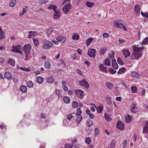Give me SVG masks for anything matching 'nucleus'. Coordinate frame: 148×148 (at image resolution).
Wrapping results in <instances>:
<instances>
[{"label": "nucleus", "instance_id": "1", "mask_svg": "<svg viewBox=\"0 0 148 148\" xmlns=\"http://www.w3.org/2000/svg\"><path fill=\"white\" fill-rule=\"evenodd\" d=\"M144 47H138L136 45L132 46V48L133 50V56L132 58L133 59H138L142 55V51L144 49Z\"/></svg>", "mask_w": 148, "mask_h": 148}, {"label": "nucleus", "instance_id": "2", "mask_svg": "<svg viewBox=\"0 0 148 148\" xmlns=\"http://www.w3.org/2000/svg\"><path fill=\"white\" fill-rule=\"evenodd\" d=\"M31 48L30 45L27 44L25 45L23 48V50L25 53V60H28L29 59V55L30 54V51Z\"/></svg>", "mask_w": 148, "mask_h": 148}, {"label": "nucleus", "instance_id": "3", "mask_svg": "<svg viewBox=\"0 0 148 148\" xmlns=\"http://www.w3.org/2000/svg\"><path fill=\"white\" fill-rule=\"evenodd\" d=\"M43 48L45 49H48L53 46V44L51 42L44 40L42 41Z\"/></svg>", "mask_w": 148, "mask_h": 148}, {"label": "nucleus", "instance_id": "4", "mask_svg": "<svg viewBox=\"0 0 148 148\" xmlns=\"http://www.w3.org/2000/svg\"><path fill=\"white\" fill-rule=\"evenodd\" d=\"M113 25L115 27L123 29L125 31L127 30L125 27L122 23H120L119 21H114Z\"/></svg>", "mask_w": 148, "mask_h": 148}, {"label": "nucleus", "instance_id": "5", "mask_svg": "<svg viewBox=\"0 0 148 148\" xmlns=\"http://www.w3.org/2000/svg\"><path fill=\"white\" fill-rule=\"evenodd\" d=\"M12 48L13 49L11 50L12 51L23 54L22 52L21 51V45H18L15 46L13 45Z\"/></svg>", "mask_w": 148, "mask_h": 148}, {"label": "nucleus", "instance_id": "6", "mask_svg": "<svg viewBox=\"0 0 148 148\" xmlns=\"http://www.w3.org/2000/svg\"><path fill=\"white\" fill-rule=\"evenodd\" d=\"M71 5L70 3H68L65 5L63 7L62 10L66 14L69 12L71 9Z\"/></svg>", "mask_w": 148, "mask_h": 148}, {"label": "nucleus", "instance_id": "7", "mask_svg": "<svg viewBox=\"0 0 148 148\" xmlns=\"http://www.w3.org/2000/svg\"><path fill=\"white\" fill-rule=\"evenodd\" d=\"M96 50L94 49H90L88 51L87 55L90 57L95 58L96 56Z\"/></svg>", "mask_w": 148, "mask_h": 148}, {"label": "nucleus", "instance_id": "8", "mask_svg": "<svg viewBox=\"0 0 148 148\" xmlns=\"http://www.w3.org/2000/svg\"><path fill=\"white\" fill-rule=\"evenodd\" d=\"M75 94L80 99H82L84 96V92L80 90H75Z\"/></svg>", "mask_w": 148, "mask_h": 148}, {"label": "nucleus", "instance_id": "9", "mask_svg": "<svg viewBox=\"0 0 148 148\" xmlns=\"http://www.w3.org/2000/svg\"><path fill=\"white\" fill-rule=\"evenodd\" d=\"M79 84L80 85L83 86L87 88H88L89 87V86L88 82H86L85 79H84L79 82Z\"/></svg>", "mask_w": 148, "mask_h": 148}, {"label": "nucleus", "instance_id": "10", "mask_svg": "<svg viewBox=\"0 0 148 148\" xmlns=\"http://www.w3.org/2000/svg\"><path fill=\"white\" fill-rule=\"evenodd\" d=\"M12 75L9 71H7L4 74V77L8 80H10L12 79Z\"/></svg>", "mask_w": 148, "mask_h": 148}, {"label": "nucleus", "instance_id": "11", "mask_svg": "<svg viewBox=\"0 0 148 148\" xmlns=\"http://www.w3.org/2000/svg\"><path fill=\"white\" fill-rule=\"evenodd\" d=\"M116 127L119 130H123L124 128V124L120 121H118L117 123Z\"/></svg>", "mask_w": 148, "mask_h": 148}, {"label": "nucleus", "instance_id": "12", "mask_svg": "<svg viewBox=\"0 0 148 148\" xmlns=\"http://www.w3.org/2000/svg\"><path fill=\"white\" fill-rule=\"evenodd\" d=\"M112 66L114 69H117L118 68V65L116 62L115 59L112 60Z\"/></svg>", "mask_w": 148, "mask_h": 148}, {"label": "nucleus", "instance_id": "13", "mask_svg": "<svg viewBox=\"0 0 148 148\" xmlns=\"http://www.w3.org/2000/svg\"><path fill=\"white\" fill-rule=\"evenodd\" d=\"M105 84L106 86L109 89L111 90L114 88L113 84L110 82H106Z\"/></svg>", "mask_w": 148, "mask_h": 148}, {"label": "nucleus", "instance_id": "14", "mask_svg": "<svg viewBox=\"0 0 148 148\" xmlns=\"http://www.w3.org/2000/svg\"><path fill=\"white\" fill-rule=\"evenodd\" d=\"M143 132L145 133H148V121L146 122V125L143 129Z\"/></svg>", "mask_w": 148, "mask_h": 148}, {"label": "nucleus", "instance_id": "15", "mask_svg": "<svg viewBox=\"0 0 148 148\" xmlns=\"http://www.w3.org/2000/svg\"><path fill=\"white\" fill-rule=\"evenodd\" d=\"M63 101L65 103H69L70 102L71 99L69 97L65 96L63 97Z\"/></svg>", "mask_w": 148, "mask_h": 148}, {"label": "nucleus", "instance_id": "16", "mask_svg": "<svg viewBox=\"0 0 148 148\" xmlns=\"http://www.w3.org/2000/svg\"><path fill=\"white\" fill-rule=\"evenodd\" d=\"M123 55L125 56V57L126 58L128 56H130V52L129 50L127 49H124L123 51Z\"/></svg>", "mask_w": 148, "mask_h": 148}, {"label": "nucleus", "instance_id": "17", "mask_svg": "<svg viewBox=\"0 0 148 148\" xmlns=\"http://www.w3.org/2000/svg\"><path fill=\"white\" fill-rule=\"evenodd\" d=\"M61 15L60 12L59 11H57L54 14V18L55 19L59 18H60Z\"/></svg>", "mask_w": 148, "mask_h": 148}, {"label": "nucleus", "instance_id": "18", "mask_svg": "<svg viewBox=\"0 0 148 148\" xmlns=\"http://www.w3.org/2000/svg\"><path fill=\"white\" fill-rule=\"evenodd\" d=\"M36 81L38 83L41 84L43 82L44 79L42 77L39 76L36 78Z\"/></svg>", "mask_w": 148, "mask_h": 148}, {"label": "nucleus", "instance_id": "19", "mask_svg": "<svg viewBox=\"0 0 148 148\" xmlns=\"http://www.w3.org/2000/svg\"><path fill=\"white\" fill-rule=\"evenodd\" d=\"M47 81L49 83H53L54 81V79L52 76H51L47 78Z\"/></svg>", "mask_w": 148, "mask_h": 148}, {"label": "nucleus", "instance_id": "20", "mask_svg": "<svg viewBox=\"0 0 148 148\" xmlns=\"http://www.w3.org/2000/svg\"><path fill=\"white\" fill-rule=\"evenodd\" d=\"M131 121L132 119L130 115L128 114L125 117V121L126 123H128Z\"/></svg>", "mask_w": 148, "mask_h": 148}, {"label": "nucleus", "instance_id": "21", "mask_svg": "<svg viewBox=\"0 0 148 148\" xmlns=\"http://www.w3.org/2000/svg\"><path fill=\"white\" fill-rule=\"evenodd\" d=\"M104 64L106 66H109L110 65V60L109 58H107L104 62Z\"/></svg>", "mask_w": 148, "mask_h": 148}, {"label": "nucleus", "instance_id": "22", "mask_svg": "<svg viewBox=\"0 0 148 148\" xmlns=\"http://www.w3.org/2000/svg\"><path fill=\"white\" fill-rule=\"evenodd\" d=\"M99 68L102 71H103L105 73L107 72V70H106L107 67L103 66L102 64H100L99 65Z\"/></svg>", "mask_w": 148, "mask_h": 148}, {"label": "nucleus", "instance_id": "23", "mask_svg": "<svg viewBox=\"0 0 148 148\" xmlns=\"http://www.w3.org/2000/svg\"><path fill=\"white\" fill-rule=\"evenodd\" d=\"M93 124L92 121L90 119L87 120L86 121V125L88 127H90Z\"/></svg>", "mask_w": 148, "mask_h": 148}, {"label": "nucleus", "instance_id": "24", "mask_svg": "<svg viewBox=\"0 0 148 148\" xmlns=\"http://www.w3.org/2000/svg\"><path fill=\"white\" fill-rule=\"evenodd\" d=\"M104 116L105 119L107 121H110L112 120L110 116L106 113L105 114Z\"/></svg>", "mask_w": 148, "mask_h": 148}, {"label": "nucleus", "instance_id": "25", "mask_svg": "<svg viewBox=\"0 0 148 148\" xmlns=\"http://www.w3.org/2000/svg\"><path fill=\"white\" fill-rule=\"evenodd\" d=\"M56 40L58 41L62 42H64L65 41L64 37L60 36H58Z\"/></svg>", "mask_w": 148, "mask_h": 148}, {"label": "nucleus", "instance_id": "26", "mask_svg": "<svg viewBox=\"0 0 148 148\" xmlns=\"http://www.w3.org/2000/svg\"><path fill=\"white\" fill-rule=\"evenodd\" d=\"M8 62L12 66H14L15 65V60L11 58H10L8 59Z\"/></svg>", "mask_w": 148, "mask_h": 148}, {"label": "nucleus", "instance_id": "27", "mask_svg": "<svg viewBox=\"0 0 148 148\" xmlns=\"http://www.w3.org/2000/svg\"><path fill=\"white\" fill-rule=\"evenodd\" d=\"M36 32L30 31L29 32V35H28V38H31L32 36H35L36 34Z\"/></svg>", "mask_w": 148, "mask_h": 148}, {"label": "nucleus", "instance_id": "28", "mask_svg": "<svg viewBox=\"0 0 148 148\" xmlns=\"http://www.w3.org/2000/svg\"><path fill=\"white\" fill-rule=\"evenodd\" d=\"M132 76L134 77L139 78L140 77L139 74L136 72L134 71L132 73Z\"/></svg>", "mask_w": 148, "mask_h": 148}, {"label": "nucleus", "instance_id": "29", "mask_svg": "<svg viewBox=\"0 0 148 148\" xmlns=\"http://www.w3.org/2000/svg\"><path fill=\"white\" fill-rule=\"evenodd\" d=\"M95 107L96 108L97 112L99 113H101L103 108V106H99L97 107H96L95 106Z\"/></svg>", "mask_w": 148, "mask_h": 148}, {"label": "nucleus", "instance_id": "30", "mask_svg": "<svg viewBox=\"0 0 148 148\" xmlns=\"http://www.w3.org/2000/svg\"><path fill=\"white\" fill-rule=\"evenodd\" d=\"M136 108L135 104H132L131 107V111L134 114H136V111H134V110Z\"/></svg>", "mask_w": 148, "mask_h": 148}, {"label": "nucleus", "instance_id": "31", "mask_svg": "<svg viewBox=\"0 0 148 148\" xmlns=\"http://www.w3.org/2000/svg\"><path fill=\"white\" fill-rule=\"evenodd\" d=\"M27 87L25 85H22L21 87L20 90L23 92H25L27 91Z\"/></svg>", "mask_w": 148, "mask_h": 148}, {"label": "nucleus", "instance_id": "32", "mask_svg": "<svg viewBox=\"0 0 148 148\" xmlns=\"http://www.w3.org/2000/svg\"><path fill=\"white\" fill-rule=\"evenodd\" d=\"M140 6L138 5H137L135 6V10L136 13L138 14H140Z\"/></svg>", "mask_w": 148, "mask_h": 148}, {"label": "nucleus", "instance_id": "33", "mask_svg": "<svg viewBox=\"0 0 148 148\" xmlns=\"http://www.w3.org/2000/svg\"><path fill=\"white\" fill-rule=\"evenodd\" d=\"M131 89L132 93H136L137 91L138 88L136 86H134L131 87Z\"/></svg>", "mask_w": 148, "mask_h": 148}, {"label": "nucleus", "instance_id": "34", "mask_svg": "<svg viewBox=\"0 0 148 148\" xmlns=\"http://www.w3.org/2000/svg\"><path fill=\"white\" fill-rule=\"evenodd\" d=\"M77 118L76 119V121L78 124H79L80 122L81 121L82 117L81 115H79L77 116Z\"/></svg>", "mask_w": 148, "mask_h": 148}, {"label": "nucleus", "instance_id": "35", "mask_svg": "<svg viewBox=\"0 0 148 148\" xmlns=\"http://www.w3.org/2000/svg\"><path fill=\"white\" fill-rule=\"evenodd\" d=\"M27 85L28 87L31 88L33 87L34 84L31 81H29L27 82Z\"/></svg>", "mask_w": 148, "mask_h": 148}, {"label": "nucleus", "instance_id": "36", "mask_svg": "<svg viewBox=\"0 0 148 148\" xmlns=\"http://www.w3.org/2000/svg\"><path fill=\"white\" fill-rule=\"evenodd\" d=\"M93 39V38H89L86 41V45L87 46H88L90 44L91 42L92 41Z\"/></svg>", "mask_w": 148, "mask_h": 148}, {"label": "nucleus", "instance_id": "37", "mask_svg": "<svg viewBox=\"0 0 148 148\" xmlns=\"http://www.w3.org/2000/svg\"><path fill=\"white\" fill-rule=\"evenodd\" d=\"M148 43V37L145 38L143 41L142 45H143Z\"/></svg>", "mask_w": 148, "mask_h": 148}, {"label": "nucleus", "instance_id": "38", "mask_svg": "<svg viewBox=\"0 0 148 148\" xmlns=\"http://www.w3.org/2000/svg\"><path fill=\"white\" fill-rule=\"evenodd\" d=\"M33 41L34 45L36 47H37L39 45L38 40L37 38H33Z\"/></svg>", "mask_w": 148, "mask_h": 148}, {"label": "nucleus", "instance_id": "39", "mask_svg": "<svg viewBox=\"0 0 148 148\" xmlns=\"http://www.w3.org/2000/svg\"><path fill=\"white\" fill-rule=\"evenodd\" d=\"M72 38L73 40L76 39L77 40L79 38V36L78 34L77 35L76 33H74L72 36Z\"/></svg>", "mask_w": 148, "mask_h": 148}, {"label": "nucleus", "instance_id": "40", "mask_svg": "<svg viewBox=\"0 0 148 148\" xmlns=\"http://www.w3.org/2000/svg\"><path fill=\"white\" fill-rule=\"evenodd\" d=\"M125 70V69L123 67L121 68L117 72V74H121L124 73Z\"/></svg>", "mask_w": 148, "mask_h": 148}, {"label": "nucleus", "instance_id": "41", "mask_svg": "<svg viewBox=\"0 0 148 148\" xmlns=\"http://www.w3.org/2000/svg\"><path fill=\"white\" fill-rule=\"evenodd\" d=\"M115 143L116 141L115 140H112L110 145V148H114L115 147Z\"/></svg>", "mask_w": 148, "mask_h": 148}, {"label": "nucleus", "instance_id": "42", "mask_svg": "<svg viewBox=\"0 0 148 148\" xmlns=\"http://www.w3.org/2000/svg\"><path fill=\"white\" fill-rule=\"evenodd\" d=\"M45 67L47 69H49L51 67L50 65L49 62H46L45 64Z\"/></svg>", "mask_w": 148, "mask_h": 148}, {"label": "nucleus", "instance_id": "43", "mask_svg": "<svg viewBox=\"0 0 148 148\" xmlns=\"http://www.w3.org/2000/svg\"><path fill=\"white\" fill-rule=\"evenodd\" d=\"M86 4L88 7L90 8L93 6L94 4L93 3L87 1L86 2Z\"/></svg>", "mask_w": 148, "mask_h": 148}, {"label": "nucleus", "instance_id": "44", "mask_svg": "<svg viewBox=\"0 0 148 148\" xmlns=\"http://www.w3.org/2000/svg\"><path fill=\"white\" fill-rule=\"evenodd\" d=\"M55 94L58 96H60L62 91L61 90L56 89L55 90Z\"/></svg>", "mask_w": 148, "mask_h": 148}, {"label": "nucleus", "instance_id": "45", "mask_svg": "<svg viewBox=\"0 0 148 148\" xmlns=\"http://www.w3.org/2000/svg\"><path fill=\"white\" fill-rule=\"evenodd\" d=\"M53 31V29L52 28H50L48 29L47 31V33L48 36H50L51 34Z\"/></svg>", "mask_w": 148, "mask_h": 148}, {"label": "nucleus", "instance_id": "46", "mask_svg": "<svg viewBox=\"0 0 148 148\" xmlns=\"http://www.w3.org/2000/svg\"><path fill=\"white\" fill-rule=\"evenodd\" d=\"M64 147L65 148H72L73 146L71 144L67 143L65 145Z\"/></svg>", "mask_w": 148, "mask_h": 148}, {"label": "nucleus", "instance_id": "47", "mask_svg": "<svg viewBox=\"0 0 148 148\" xmlns=\"http://www.w3.org/2000/svg\"><path fill=\"white\" fill-rule=\"evenodd\" d=\"M78 105V103L77 101H74L72 103V106L73 108H76Z\"/></svg>", "mask_w": 148, "mask_h": 148}, {"label": "nucleus", "instance_id": "48", "mask_svg": "<svg viewBox=\"0 0 148 148\" xmlns=\"http://www.w3.org/2000/svg\"><path fill=\"white\" fill-rule=\"evenodd\" d=\"M114 53L113 51H110L109 54V56L111 58H113L114 57Z\"/></svg>", "mask_w": 148, "mask_h": 148}, {"label": "nucleus", "instance_id": "49", "mask_svg": "<svg viewBox=\"0 0 148 148\" xmlns=\"http://www.w3.org/2000/svg\"><path fill=\"white\" fill-rule=\"evenodd\" d=\"M91 142V140L89 137H87L86 138L85 142L86 143L89 144Z\"/></svg>", "mask_w": 148, "mask_h": 148}, {"label": "nucleus", "instance_id": "50", "mask_svg": "<svg viewBox=\"0 0 148 148\" xmlns=\"http://www.w3.org/2000/svg\"><path fill=\"white\" fill-rule=\"evenodd\" d=\"M141 15L144 17H146L148 18V13L143 12H141Z\"/></svg>", "mask_w": 148, "mask_h": 148}, {"label": "nucleus", "instance_id": "51", "mask_svg": "<svg viewBox=\"0 0 148 148\" xmlns=\"http://www.w3.org/2000/svg\"><path fill=\"white\" fill-rule=\"evenodd\" d=\"M81 113L82 111L79 108H78L77 110L76 115L77 116H78L79 115H81L80 114Z\"/></svg>", "mask_w": 148, "mask_h": 148}, {"label": "nucleus", "instance_id": "52", "mask_svg": "<svg viewBox=\"0 0 148 148\" xmlns=\"http://www.w3.org/2000/svg\"><path fill=\"white\" fill-rule=\"evenodd\" d=\"M49 1L48 0H40L38 2L40 4H42L44 3H47Z\"/></svg>", "mask_w": 148, "mask_h": 148}, {"label": "nucleus", "instance_id": "53", "mask_svg": "<svg viewBox=\"0 0 148 148\" xmlns=\"http://www.w3.org/2000/svg\"><path fill=\"white\" fill-rule=\"evenodd\" d=\"M117 61L119 64L121 65H122L123 64V63L122 61V60L121 58H118L117 59Z\"/></svg>", "mask_w": 148, "mask_h": 148}, {"label": "nucleus", "instance_id": "54", "mask_svg": "<svg viewBox=\"0 0 148 148\" xmlns=\"http://www.w3.org/2000/svg\"><path fill=\"white\" fill-rule=\"evenodd\" d=\"M18 69L26 71H29V69L28 68L23 67H20Z\"/></svg>", "mask_w": 148, "mask_h": 148}, {"label": "nucleus", "instance_id": "55", "mask_svg": "<svg viewBox=\"0 0 148 148\" xmlns=\"http://www.w3.org/2000/svg\"><path fill=\"white\" fill-rule=\"evenodd\" d=\"M106 51V49L105 48H103V49H102L101 51H100V53L101 55H103L104 54V53H105V52Z\"/></svg>", "mask_w": 148, "mask_h": 148}, {"label": "nucleus", "instance_id": "56", "mask_svg": "<svg viewBox=\"0 0 148 148\" xmlns=\"http://www.w3.org/2000/svg\"><path fill=\"white\" fill-rule=\"evenodd\" d=\"M27 9L25 8H23L22 10V12L21 13L20 15H23L26 12Z\"/></svg>", "mask_w": 148, "mask_h": 148}, {"label": "nucleus", "instance_id": "57", "mask_svg": "<svg viewBox=\"0 0 148 148\" xmlns=\"http://www.w3.org/2000/svg\"><path fill=\"white\" fill-rule=\"evenodd\" d=\"M62 87L63 88L64 91H66L68 90V88L67 86L64 85L62 86Z\"/></svg>", "mask_w": 148, "mask_h": 148}, {"label": "nucleus", "instance_id": "58", "mask_svg": "<svg viewBox=\"0 0 148 148\" xmlns=\"http://www.w3.org/2000/svg\"><path fill=\"white\" fill-rule=\"evenodd\" d=\"M99 133V130L96 127L95 129V136L97 135Z\"/></svg>", "mask_w": 148, "mask_h": 148}, {"label": "nucleus", "instance_id": "59", "mask_svg": "<svg viewBox=\"0 0 148 148\" xmlns=\"http://www.w3.org/2000/svg\"><path fill=\"white\" fill-rule=\"evenodd\" d=\"M110 71L112 74H115L116 72V71L114 70L112 68L110 69Z\"/></svg>", "mask_w": 148, "mask_h": 148}, {"label": "nucleus", "instance_id": "60", "mask_svg": "<svg viewBox=\"0 0 148 148\" xmlns=\"http://www.w3.org/2000/svg\"><path fill=\"white\" fill-rule=\"evenodd\" d=\"M73 117V116L71 114L67 116V118L69 120H71L72 118Z\"/></svg>", "mask_w": 148, "mask_h": 148}, {"label": "nucleus", "instance_id": "61", "mask_svg": "<svg viewBox=\"0 0 148 148\" xmlns=\"http://www.w3.org/2000/svg\"><path fill=\"white\" fill-rule=\"evenodd\" d=\"M4 33H0V40L3 39L4 37L5 36L3 35Z\"/></svg>", "mask_w": 148, "mask_h": 148}, {"label": "nucleus", "instance_id": "62", "mask_svg": "<svg viewBox=\"0 0 148 148\" xmlns=\"http://www.w3.org/2000/svg\"><path fill=\"white\" fill-rule=\"evenodd\" d=\"M56 5H54L53 4H52L50 5L49 7L48 8L49 9H53L54 8V6H56Z\"/></svg>", "mask_w": 148, "mask_h": 148}, {"label": "nucleus", "instance_id": "63", "mask_svg": "<svg viewBox=\"0 0 148 148\" xmlns=\"http://www.w3.org/2000/svg\"><path fill=\"white\" fill-rule=\"evenodd\" d=\"M119 44H121L123 42H125V40L123 39H119Z\"/></svg>", "mask_w": 148, "mask_h": 148}, {"label": "nucleus", "instance_id": "64", "mask_svg": "<svg viewBox=\"0 0 148 148\" xmlns=\"http://www.w3.org/2000/svg\"><path fill=\"white\" fill-rule=\"evenodd\" d=\"M80 145L79 144H77L74 146V148H80Z\"/></svg>", "mask_w": 148, "mask_h": 148}]
</instances>
